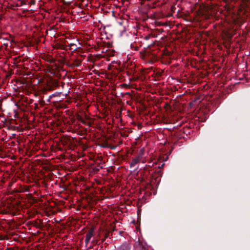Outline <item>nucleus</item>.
Segmentation results:
<instances>
[{"instance_id": "f257e3e1", "label": "nucleus", "mask_w": 250, "mask_h": 250, "mask_svg": "<svg viewBox=\"0 0 250 250\" xmlns=\"http://www.w3.org/2000/svg\"><path fill=\"white\" fill-rule=\"evenodd\" d=\"M142 155L143 152L141 151L139 155L132 160L131 162L130 163V167H133L140 162L145 163V162L143 160Z\"/></svg>"}, {"instance_id": "f03ea898", "label": "nucleus", "mask_w": 250, "mask_h": 250, "mask_svg": "<svg viewBox=\"0 0 250 250\" xmlns=\"http://www.w3.org/2000/svg\"><path fill=\"white\" fill-rule=\"evenodd\" d=\"M94 235V229H91L89 232L86 234L85 239V243L86 245L90 242V239Z\"/></svg>"}, {"instance_id": "7ed1b4c3", "label": "nucleus", "mask_w": 250, "mask_h": 250, "mask_svg": "<svg viewBox=\"0 0 250 250\" xmlns=\"http://www.w3.org/2000/svg\"><path fill=\"white\" fill-rule=\"evenodd\" d=\"M131 246L127 243H123L116 250H130Z\"/></svg>"}, {"instance_id": "20e7f679", "label": "nucleus", "mask_w": 250, "mask_h": 250, "mask_svg": "<svg viewBox=\"0 0 250 250\" xmlns=\"http://www.w3.org/2000/svg\"><path fill=\"white\" fill-rule=\"evenodd\" d=\"M134 172H138V167H137L133 170Z\"/></svg>"}, {"instance_id": "39448f33", "label": "nucleus", "mask_w": 250, "mask_h": 250, "mask_svg": "<svg viewBox=\"0 0 250 250\" xmlns=\"http://www.w3.org/2000/svg\"><path fill=\"white\" fill-rule=\"evenodd\" d=\"M147 166L146 165L145 167H144V169H146V167H147Z\"/></svg>"}, {"instance_id": "423d86ee", "label": "nucleus", "mask_w": 250, "mask_h": 250, "mask_svg": "<svg viewBox=\"0 0 250 250\" xmlns=\"http://www.w3.org/2000/svg\"><path fill=\"white\" fill-rule=\"evenodd\" d=\"M167 129L168 130H170L171 128H167Z\"/></svg>"}, {"instance_id": "0eeeda50", "label": "nucleus", "mask_w": 250, "mask_h": 250, "mask_svg": "<svg viewBox=\"0 0 250 250\" xmlns=\"http://www.w3.org/2000/svg\"><path fill=\"white\" fill-rule=\"evenodd\" d=\"M175 127H176V126H174L172 128V129H174Z\"/></svg>"}]
</instances>
